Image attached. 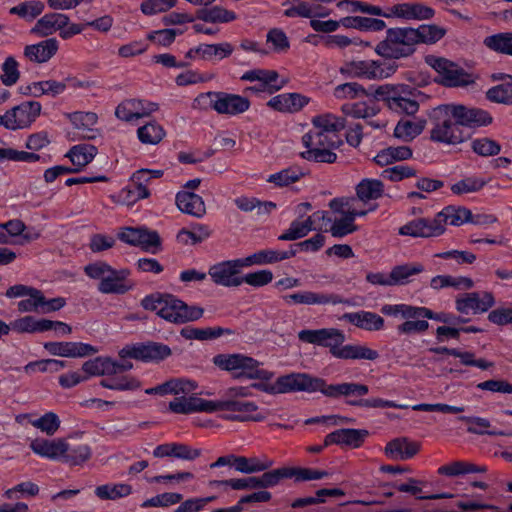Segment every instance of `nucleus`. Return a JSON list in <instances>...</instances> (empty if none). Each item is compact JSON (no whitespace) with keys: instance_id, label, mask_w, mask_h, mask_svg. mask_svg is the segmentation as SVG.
<instances>
[{"instance_id":"32","label":"nucleus","mask_w":512,"mask_h":512,"mask_svg":"<svg viewBox=\"0 0 512 512\" xmlns=\"http://www.w3.org/2000/svg\"><path fill=\"white\" fill-rule=\"evenodd\" d=\"M326 212L316 211L306 219H296L292 221L289 228L279 236L280 240H296L306 236L311 230L315 229V223L325 221Z\"/></svg>"},{"instance_id":"35","label":"nucleus","mask_w":512,"mask_h":512,"mask_svg":"<svg viewBox=\"0 0 512 512\" xmlns=\"http://www.w3.org/2000/svg\"><path fill=\"white\" fill-rule=\"evenodd\" d=\"M176 205L181 212L196 218H202L206 213L202 197L191 191H179L176 194Z\"/></svg>"},{"instance_id":"52","label":"nucleus","mask_w":512,"mask_h":512,"mask_svg":"<svg viewBox=\"0 0 512 512\" xmlns=\"http://www.w3.org/2000/svg\"><path fill=\"white\" fill-rule=\"evenodd\" d=\"M380 111L378 105L373 101H361L347 103L342 106V112L346 116L357 119H367L377 115Z\"/></svg>"},{"instance_id":"61","label":"nucleus","mask_w":512,"mask_h":512,"mask_svg":"<svg viewBox=\"0 0 512 512\" xmlns=\"http://www.w3.org/2000/svg\"><path fill=\"white\" fill-rule=\"evenodd\" d=\"M133 185H129L123 188L119 192L120 201L128 206L133 205L137 201L141 199L148 198L150 196V192L147 189V185L143 182H132Z\"/></svg>"},{"instance_id":"28","label":"nucleus","mask_w":512,"mask_h":512,"mask_svg":"<svg viewBox=\"0 0 512 512\" xmlns=\"http://www.w3.org/2000/svg\"><path fill=\"white\" fill-rule=\"evenodd\" d=\"M452 115L460 126L481 127L492 122L488 112L478 108H469L463 105H450Z\"/></svg>"},{"instance_id":"36","label":"nucleus","mask_w":512,"mask_h":512,"mask_svg":"<svg viewBox=\"0 0 512 512\" xmlns=\"http://www.w3.org/2000/svg\"><path fill=\"white\" fill-rule=\"evenodd\" d=\"M200 454L199 449L177 442L161 444L153 450V455L157 458L175 457L182 460H194Z\"/></svg>"},{"instance_id":"25","label":"nucleus","mask_w":512,"mask_h":512,"mask_svg":"<svg viewBox=\"0 0 512 512\" xmlns=\"http://www.w3.org/2000/svg\"><path fill=\"white\" fill-rule=\"evenodd\" d=\"M283 301L288 304H302V305H327V304H348L351 303L348 300L343 299L339 295L336 294H326L322 292H314V291H298L292 294H287L283 296Z\"/></svg>"},{"instance_id":"16","label":"nucleus","mask_w":512,"mask_h":512,"mask_svg":"<svg viewBox=\"0 0 512 512\" xmlns=\"http://www.w3.org/2000/svg\"><path fill=\"white\" fill-rule=\"evenodd\" d=\"M495 305L491 292H467L455 298V308L460 314L477 315L487 312Z\"/></svg>"},{"instance_id":"58","label":"nucleus","mask_w":512,"mask_h":512,"mask_svg":"<svg viewBox=\"0 0 512 512\" xmlns=\"http://www.w3.org/2000/svg\"><path fill=\"white\" fill-rule=\"evenodd\" d=\"M132 493V487L126 483H111L98 486L95 495L101 500H116Z\"/></svg>"},{"instance_id":"59","label":"nucleus","mask_w":512,"mask_h":512,"mask_svg":"<svg viewBox=\"0 0 512 512\" xmlns=\"http://www.w3.org/2000/svg\"><path fill=\"white\" fill-rule=\"evenodd\" d=\"M266 46L268 53L282 54L290 48V42L286 33L280 28L270 29L266 35Z\"/></svg>"},{"instance_id":"1","label":"nucleus","mask_w":512,"mask_h":512,"mask_svg":"<svg viewBox=\"0 0 512 512\" xmlns=\"http://www.w3.org/2000/svg\"><path fill=\"white\" fill-rule=\"evenodd\" d=\"M146 310L154 311L161 318L172 323H185L198 320L203 315V309L188 306L173 295L152 294L142 300Z\"/></svg>"},{"instance_id":"45","label":"nucleus","mask_w":512,"mask_h":512,"mask_svg":"<svg viewBox=\"0 0 512 512\" xmlns=\"http://www.w3.org/2000/svg\"><path fill=\"white\" fill-rule=\"evenodd\" d=\"M418 450V444L406 438L392 440L385 447L386 455L393 460L410 459L418 452Z\"/></svg>"},{"instance_id":"62","label":"nucleus","mask_w":512,"mask_h":512,"mask_svg":"<svg viewBox=\"0 0 512 512\" xmlns=\"http://www.w3.org/2000/svg\"><path fill=\"white\" fill-rule=\"evenodd\" d=\"M47 319L25 316L11 323L13 330L20 333H42L47 331Z\"/></svg>"},{"instance_id":"51","label":"nucleus","mask_w":512,"mask_h":512,"mask_svg":"<svg viewBox=\"0 0 512 512\" xmlns=\"http://www.w3.org/2000/svg\"><path fill=\"white\" fill-rule=\"evenodd\" d=\"M343 27L357 29L360 31H382L386 28V23L382 19L348 16L342 18Z\"/></svg>"},{"instance_id":"53","label":"nucleus","mask_w":512,"mask_h":512,"mask_svg":"<svg viewBox=\"0 0 512 512\" xmlns=\"http://www.w3.org/2000/svg\"><path fill=\"white\" fill-rule=\"evenodd\" d=\"M114 360L108 357H97L86 361L82 366V371L87 379L90 376L114 375Z\"/></svg>"},{"instance_id":"50","label":"nucleus","mask_w":512,"mask_h":512,"mask_svg":"<svg viewBox=\"0 0 512 512\" xmlns=\"http://www.w3.org/2000/svg\"><path fill=\"white\" fill-rule=\"evenodd\" d=\"M444 231L448 225L461 226L471 221V211L464 207L448 206L438 213Z\"/></svg>"},{"instance_id":"12","label":"nucleus","mask_w":512,"mask_h":512,"mask_svg":"<svg viewBox=\"0 0 512 512\" xmlns=\"http://www.w3.org/2000/svg\"><path fill=\"white\" fill-rule=\"evenodd\" d=\"M381 313L386 316L402 319L427 318L442 323H452L456 317L448 313H435L426 307L412 306L409 304H385L381 307Z\"/></svg>"},{"instance_id":"64","label":"nucleus","mask_w":512,"mask_h":512,"mask_svg":"<svg viewBox=\"0 0 512 512\" xmlns=\"http://www.w3.org/2000/svg\"><path fill=\"white\" fill-rule=\"evenodd\" d=\"M484 45L492 51L512 55V33H497L484 39Z\"/></svg>"},{"instance_id":"17","label":"nucleus","mask_w":512,"mask_h":512,"mask_svg":"<svg viewBox=\"0 0 512 512\" xmlns=\"http://www.w3.org/2000/svg\"><path fill=\"white\" fill-rule=\"evenodd\" d=\"M170 355L171 349L167 345L157 342L130 345L119 351L120 358H133L144 362H158Z\"/></svg>"},{"instance_id":"20","label":"nucleus","mask_w":512,"mask_h":512,"mask_svg":"<svg viewBox=\"0 0 512 512\" xmlns=\"http://www.w3.org/2000/svg\"><path fill=\"white\" fill-rule=\"evenodd\" d=\"M224 416L228 420L238 421H262L269 415L268 410H260L252 401H239L233 399H225Z\"/></svg>"},{"instance_id":"11","label":"nucleus","mask_w":512,"mask_h":512,"mask_svg":"<svg viewBox=\"0 0 512 512\" xmlns=\"http://www.w3.org/2000/svg\"><path fill=\"white\" fill-rule=\"evenodd\" d=\"M426 63L438 73L440 82L445 86H467L474 82L472 74L448 59L430 55L426 57Z\"/></svg>"},{"instance_id":"55","label":"nucleus","mask_w":512,"mask_h":512,"mask_svg":"<svg viewBox=\"0 0 512 512\" xmlns=\"http://www.w3.org/2000/svg\"><path fill=\"white\" fill-rule=\"evenodd\" d=\"M425 267L421 263H407L395 266L391 270V277L394 285L408 284L412 277L422 273Z\"/></svg>"},{"instance_id":"34","label":"nucleus","mask_w":512,"mask_h":512,"mask_svg":"<svg viewBox=\"0 0 512 512\" xmlns=\"http://www.w3.org/2000/svg\"><path fill=\"white\" fill-rule=\"evenodd\" d=\"M426 125L427 121L422 117L402 118L397 122L393 135L402 142H411L424 131Z\"/></svg>"},{"instance_id":"31","label":"nucleus","mask_w":512,"mask_h":512,"mask_svg":"<svg viewBox=\"0 0 512 512\" xmlns=\"http://www.w3.org/2000/svg\"><path fill=\"white\" fill-rule=\"evenodd\" d=\"M128 276L129 271L127 269L116 270L111 268V273H108L104 281L98 284V290L103 294H124L133 286L128 280Z\"/></svg>"},{"instance_id":"57","label":"nucleus","mask_w":512,"mask_h":512,"mask_svg":"<svg viewBox=\"0 0 512 512\" xmlns=\"http://www.w3.org/2000/svg\"><path fill=\"white\" fill-rule=\"evenodd\" d=\"M446 28L435 24H423L415 28L418 44H435L446 35Z\"/></svg>"},{"instance_id":"24","label":"nucleus","mask_w":512,"mask_h":512,"mask_svg":"<svg viewBox=\"0 0 512 512\" xmlns=\"http://www.w3.org/2000/svg\"><path fill=\"white\" fill-rule=\"evenodd\" d=\"M435 15L434 9L422 3H397L388 7V19L402 21L429 20Z\"/></svg>"},{"instance_id":"48","label":"nucleus","mask_w":512,"mask_h":512,"mask_svg":"<svg viewBox=\"0 0 512 512\" xmlns=\"http://www.w3.org/2000/svg\"><path fill=\"white\" fill-rule=\"evenodd\" d=\"M304 176V171L298 166H290L276 173L270 174L266 182L274 187L283 188L298 182Z\"/></svg>"},{"instance_id":"6","label":"nucleus","mask_w":512,"mask_h":512,"mask_svg":"<svg viewBox=\"0 0 512 512\" xmlns=\"http://www.w3.org/2000/svg\"><path fill=\"white\" fill-rule=\"evenodd\" d=\"M213 363L231 372L236 378L257 379L261 382L274 376L272 371L263 369L257 360L244 354H219L213 358Z\"/></svg>"},{"instance_id":"60","label":"nucleus","mask_w":512,"mask_h":512,"mask_svg":"<svg viewBox=\"0 0 512 512\" xmlns=\"http://www.w3.org/2000/svg\"><path fill=\"white\" fill-rule=\"evenodd\" d=\"M164 128L157 122L151 121L137 129V137L143 144L155 145L165 137Z\"/></svg>"},{"instance_id":"30","label":"nucleus","mask_w":512,"mask_h":512,"mask_svg":"<svg viewBox=\"0 0 512 512\" xmlns=\"http://www.w3.org/2000/svg\"><path fill=\"white\" fill-rule=\"evenodd\" d=\"M43 346L49 354L59 357H84L97 352L93 346L81 342H46Z\"/></svg>"},{"instance_id":"22","label":"nucleus","mask_w":512,"mask_h":512,"mask_svg":"<svg viewBox=\"0 0 512 512\" xmlns=\"http://www.w3.org/2000/svg\"><path fill=\"white\" fill-rule=\"evenodd\" d=\"M158 110L156 103L140 100L127 99L122 101L115 110V116L125 122H134L147 117Z\"/></svg>"},{"instance_id":"33","label":"nucleus","mask_w":512,"mask_h":512,"mask_svg":"<svg viewBox=\"0 0 512 512\" xmlns=\"http://www.w3.org/2000/svg\"><path fill=\"white\" fill-rule=\"evenodd\" d=\"M341 319L369 332L380 331L385 326V321L380 315L365 310L345 313Z\"/></svg>"},{"instance_id":"2","label":"nucleus","mask_w":512,"mask_h":512,"mask_svg":"<svg viewBox=\"0 0 512 512\" xmlns=\"http://www.w3.org/2000/svg\"><path fill=\"white\" fill-rule=\"evenodd\" d=\"M358 201L353 197L334 198L329 202V207L335 214L334 219L326 218L331 223L329 231L333 237L341 238L353 233L358 229L355 225L357 217H363L374 211L376 206L368 208L357 207Z\"/></svg>"},{"instance_id":"19","label":"nucleus","mask_w":512,"mask_h":512,"mask_svg":"<svg viewBox=\"0 0 512 512\" xmlns=\"http://www.w3.org/2000/svg\"><path fill=\"white\" fill-rule=\"evenodd\" d=\"M298 338L305 343L328 347L333 356L338 346L345 341L344 333L335 328L304 329L298 333Z\"/></svg>"},{"instance_id":"10","label":"nucleus","mask_w":512,"mask_h":512,"mask_svg":"<svg viewBox=\"0 0 512 512\" xmlns=\"http://www.w3.org/2000/svg\"><path fill=\"white\" fill-rule=\"evenodd\" d=\"M396 71L391 63L375 60H359L344 63L339 72L349 78H364L369 80L385 79Z\"/></svg>"},{"instance_id":"41","label":"nucleus","mask_w":512,"mask_h":512,"mask_svg":"<svg viewBox=\"0 0 512 512\" xmlns=\"http://www.w3.org/2000/svg\"><path fill=\"white\" fill-rule=\"evenodd\" d=\"M57 50L58 41L55 38H49L37 44L27 45L24 55L32 62L45 63L56 54Z\"/></svg>"},{"instance_id":"8","label":"nucleus","mask_w":512,"mask_h":512,"mask_svg":"<svg viewBox=\"0 0 512 512\" xmlns=\"http://www.w3.org/2000/svg\"><path fill=\"white\" fill-rule=\"evenodd\" d=\"M451 112L450 105L439 106L433 110V127L431 129L433 141L452 145L464 141L463 131Z\"/></svg>"},{"instance_id":"42","label":"nucleus","mask_w":512,"mask_h":512,"mask_svg":"<svg viewBox=\"0 0 512 512\" xmlns=\"http://www.w3.org/2000/svg\"><path fill=\"white\" fill-rule=\"evenodd\" d=\"M334 357L346 360L351 359L373 361L379 357V353L364 344H341L334 352Z\"/></svg>"},{"instance_id":"46","label":"nucleus","mask_w":512,"mask_h":512,"mask_svg":"<svg viewBox=\"0 0 512 512\" xmlns=\"http://www.w3.org/2000/svg\"><path fill=\"white\" fill-rule=\"evenodd\" d=\"M273 464V460L266 456L250 458L237 456V458L234 459L235 470L244 474H254L265 471L272 467Z\"/></svg>"},{"instance_id":"27","label":"nucleus","mask_w":512,"mask_h":512,"mask_svg":"<svg viewBox=\"0 0 512 512\" xmlns=\"http://www.w3.org/2000/svg\"><path fill=\"white\" fill-rule=\"evenodd\" d=\"M250 108L247 97L239 94L217 91L215 112L219 115L237 116L245 113Z\"/></svg>"},{"instance_id":"3","label":"nucleus","mask_w":512,"mask_h":512,"mask_svg":"<svg viewBox=\"0 0 512 512\" xmlns=\"http://www.w3.org/2000/svg\"><path fill=\"white\" fill-rule=\"evenodd\" d=\"M374 97L397 114L415 115L419 110L416 91L405 84H383L374 91Z\"/></svg>"},{"instance_id":"43","label":"nucleus","mask_w":512,"mask_h":512,"mask_svg":"<svg viewBox=\"0 0 512 512\" xmlns=\"http://www.w3.org/2000/svg\"><path fill=\"white\" fill-rule=\"evenodd\" d=\"M293 253L274 249L259 250L247 257L241 258L245 268L273 264L291 257Z\"/></svg>"},{"instance_id":"18","label":"nucleus","mask_w":512,"mask_h":512,"mask_svg":"<svg viewBox=\"0 0 512 512\" xmlns=\"http://www.w3.org/2000/svg\"><path fill=\"white\" fill-rule=\"evenodd\" d=\"M118 238L126 244L140 247L150 253H156L160 247L157 232L145 227H123L118 232Z\"/></svg>"},{"instance_id":"15","label":"nucleus","mask_w":512,"mask_h":512,"mask_svg":"<svg viewBox=\"0 0 512 512\" xmlns=\"http://www.w3.org/2000/svg\"><path fill=\"white\" fill-rule=\"evenodd\" d=\"M244 264L241 258L218 262L209 268L208 274L216 285L223 287L241 286L240 275Z\"/></svg>"},{"instance_id":"5","label":"nucleus","mask_w":512,"mask_h":512,"mask_svg":"<svg viewBox=\"0 0 512 512\" xmlns=\"http://www.w3.org/2000/svg\"><path fill=\"white\" fill-rule=\"evenodd\" d=\"M321 378L313 377L306 373H290L278 377L275 380L267 379L254 384L253 386L267 394H286L292 392H318V384Z\"/></svg>"},{"instance_id":"54","label":"nucleus","mask_w":512,"mask_h":512,"mask_svg":"<svg viewBox=\"0 0 512 512\" xmlns=\"http://www.w3.org/2000/svg\"><path fill=\"white\" fill-rule=\"evenodd\" d=\"M313 128L329 133L337 134L345 127V120L331 113H324L312 118Z\"/></svg>"},{"instance_id":"14","label":"nucleus","mask_w":512,"mask_h":512,"mask_svg":"<svg viewBox=\"0 0 512 512\" xmlns=\"http://www.w3.org/2000/svg\"><path fill=\"white\" fill-rule=\"evenodd\" d=\"M41 104L36 101L23 102L8 110L3 116V126L9 130L29 127L40 115Z\"/></svg>"},{"instance_id":"39","label":"nucleus","mask_w":512,"mask_h":512,"mask_svg":"<svg viewBox=\"0 0 512 512\" xmlns=\"http://www.w3.org/2000/svg\"><path fill=\"white\" fill-rule=\"evenodd\" d=\"M367 436L366 430L359 429H339L325 437L324 444H338L352 448L359 447Z\"/></svg>"},{"instance_id":"40","label":"nucleus","mask_w":512,"mask_h":512,"mask_svg":"<svg viewBox=\"0 0 512 512\" xmlns=\"http://www.w3.org/2000/svg\"><path fill=\"white\" fill-rule=\"evenodd\" d=\"M318 387V392L332 398L349 395L363 396L368 393V387L366 385L357 383L327 384L325 380L321 379V383L318 384Z\"/></svg>"},{"instance_id":"47","label":"nucleus","mask_w":512,"mask_h":512,"mask_svg":"<svg viewBox=\"0 0 512 512\" xmlns=\"http://www.w3.org/2000/svg\"><path fill=\"white\" fill-rule=\"evenodd\" d=\"M68 119L75 129L79 131L82 137L94 138L93 127L98 121V116L94 112H73L68 114Z\"/></svg>"},{"instance_id":"49","label":"nucleus","mask_w":512,"mask_h":512,"mask_svg":"<svg viewBox=\"0 0 512 512\" xmlns=\"http://www.w3.org/2000/svg\"><path fill=\"white\" fill-rule=\"evenodd\" d=\"M97 148L91 144H78L73 146L66 156L70 159L76 170H81L96 156Z\"/></svg>"},{"instance_id":"38","label":"nucleus","mask_w":512,"mask_h":512,"mask_svg":"<svg viewBox=\"0 0 512 512\" xmlns=\"http://www.w3.org/2000/svg\"><path fill=\"white\" fill-rule=\"evenodd\" d=\"M198 388L197 382L186 379V378H175L171 379L161 385H158L153 388H148L145 390L146 394H159V395H179V394H189L193 391H196Z\"/></svg>"},{"instance_id":"37","label":"nucleus","mask_w":512,"mask_h":512,"mask_svg":"<svg viewBox=\"0 0 512 512\" xmlns=\"http://www.w3.org/2000/svg\"><path fill=\"white\" fill-rule=\"evenodd\" d=\"M383 194V184L380 180L365 178L356 186L355 201H358L357 207L368 208L371 200H376Z\"/></svg>"},{"instance_id":"29","label":"nucleus","mask_w":512,"mask_h":512,"mask_svg":"<svg viewBox=\"0 0 512 512\" xmlns=\"http://www.w3.org/2000/svg\"><path fill=\"white\" fill-rule=\"evenodd\" d=\"M311 99L300 93H282L272 97L267 106L281 113H297L310 103Z\"/></svg>"},{"instance_id":"23","label":"nucleus","mask_w":512,"mask_h":512,"mask_svg":"<svg viewBox=\"0 0 512 512\" xmlns=\"http://www.w3.org/2000/svg\"><path fill=\"white\" fill-rule=\"evenodd\" d=\"M234 51L232 44L229 42H221L217 44H200L191 47L185 57L190 61H208L218 62L229 57Z\"/></svg>"},{"instance_id":"4","label":"nucleus","mask_w":512,"mask_h":512,"mask_svg":"<svg viewBox=\"0 0 512 512\" xmlns=\"http://www.w3.org/2000/svg\"><path fill=\"white\" fill-rule=\"evenodd\" d=\"M340 143L341 140L337 134H329L313 128L302 137L305 151L301 152V157L308 161L334 163L337 159L334 150Z\"/></svg>"},{"instance_id":"26","label":"nucleus","mask_w":512,"mask_h":512,"mask_svg":"<svg viewBox=\"0 0 512 512\" xmlns=\"http://www.w3.org/2000/svg\"><path fill=\"white\" fill-rule=\"evenodd\" d=\"M29 447L34 454L50 460H62L69 452V443L63 438H36Z\"/></svg>"},{"instance_id":"56","label":"nucleus","mask_w":512,"mask_h":512,"mask_svg":"<svg viewBox=\"0 0 512 512\" xmlns=\"http://www.w3.org/2000/svg\"><path fill=\"white\" fill-rule=\"evenodd\" d=\"M486 470V466H480L465 461H455L450 464L441 466L438 469V473L450 477H455L469 473H484Z\"/></svg>"},{"instance_id":"63","label":"nucleus","mask_w":512,"mask_h":512,"mask_svg":"<svg viewBox=\"0 0 512 512\" xmlns=\"http://www.w3.org/2000/svg\"><path fill=\"white\" fill-rule=\"evenodd\" d=\"M197 396L195 391L189 394L175 395V398L169 402V410L176 414L196 413Z\"/></svg>"},{"instance_id":"21","label":"nucleus","mask_w":512,"mask_h":512,"mask_svg":"<svg viewBox=\"0 0 512 512\" xmlns=\"http://www.w3.org/2000/svg\"><path fill=\"white\" fill-rule=\"evenodd\" d=\"M65 303L62 297L46 299L40 290L32 288L31 293L19 301L17 306L20 312L50 313L60 310Z\"/></svg>"},{"instance_id":"13","label":"nucleus","mask_w":512,"mask_h":512,"mask_svg":"<svg viewBox=\"0 0 512 512\" xmlns=\"http://www.w3.org/2000/svg\"><path fill=\"white\" fill-rule=\"evenodd\" d=\"M241 79L257 83L247 88L248 91L254 93L266 92L272 94L281 90L288 83L287 78L281 77L275 70L268 69H253L247 71L242 75Z\"/></svg>"},{"instance_id":"44","label":"nucleus","mask_w":512,"mask_h":512,"mask_svg":"<svg viewBox=\"0 0 512 512\" xmlns=\"http://www.w3.org/2000/svg\"><path fill=\"white\" fill-rule=\"evenodd\" d=\"M67 88V83L56 80H45L32 82L25 87H22L23 93L33 96L41 97L43 95L57 96L62 94Z\"/></svg>"},{"instance_id":"9","label":"nucleus","mask_w":512,"mask_h":512,"mask_svg":"<svg viewBox=\"0 0 512 512\" xmlns=\"http://www.w3.org/2000/svg\"><path fill=\"white\" fill-rule=\"evenodd\" d=\"M57 31L62 39H69L80 34L83 31V26L71 22L66 14L51 12L37 20L31 29V33L39 37L50 36Z\"/></svg>"},{"instance_id":"7","label":"nucleus","mask_w":512,"mask_h":512,"mask_svg":"<svg viewBox=\"0 0 512 512\" xmlns=\"http://www.w3.org/2000/svg\"><path fill=\"white\" fill-rule=\"evenodd\" d=\"M417 44L415 28H389L386 38L377 44L375 52L381 57L399 59L411 55Z\"/></svg>"}]
</instances>
